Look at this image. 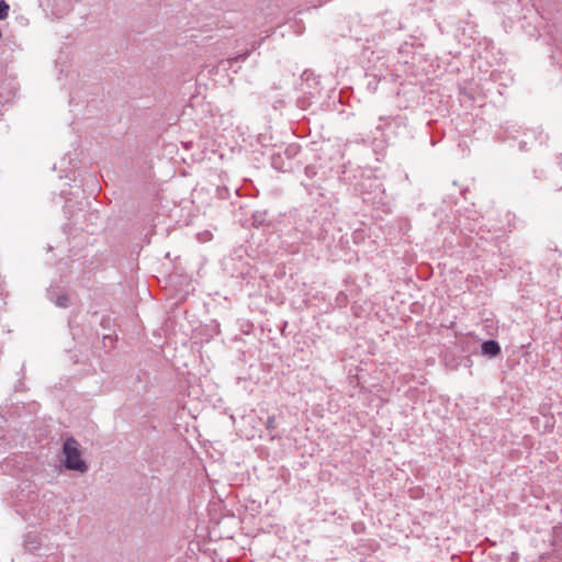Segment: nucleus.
<instances>
[{
    "label": "nucleus",
    "instance_id": "1",
    "mask_svg": "<svg viewBox=\"0 0 562 562\" xmlns=\"http://www.w3.org/2000/svg\"><path fill=\"white\" fill-rule=\"evenodd\" d=\"M63 452L65 456V467L68 470L78 471L85 473L88 471V465L81 459V452L79 450V443L74 438H68L64 442Z\"/></svg>",
    "mask_w": 562,
    "mask_h": 562
},
{
    "label": "nucleus",
    "instance_id": "2",
    "mask_svg": "<svg viewBox=\"0 0 562 562\" xmlns=\"http://www.w3.org/2000/svg\"><path fill=\"white\" fill-rule=\"evenodd\" d=\"M482 352L488 357H496L501 352V347L495 340H486L482 344Z\"/></svg>",
    "mask_w": 562,
    "mask_h": 562
},
{
    "label": "nucleus",
    "instance_id": "3",
    "mask_svg": "<svg viewBox=\"0 0 562 562\" xmlns=\"http://www.w3.org/2000/svg\"><path fill=\"white\" fill-rule=\"evenodd\" d=\"M9 4L4 0H0V20H4L9 14Z\"/></svg>",
    "mask_w": 562,
    "mask_h": 562
},
{
    "label": "nucleus",
    "instance_id": "4",
    "mask_svg": "<svg viewBox=\"0 0 562 562\" xmlns=\"http://www.w3.org/2000/svg\"><path fill=\"white\" fill-rule=\"evenodd\" d=\"M55 304L57 306H59V307H68V305H69V297H68V295H66V294L59 295L56 299Z\"/></svg>",
    "mask_w": 562,
    "mask_h": 562
},
{
    "label": "nucleus",
    "instance_id": "5",
    "mask_svg": "<svg viewBox=\"0 0 562 562\" xmlns=\"http://www.w3.org/2000/svg\"><path fill=\"white\" fill-rule=\"evenodd\" d=\"M30 539H31V536H29V537H27V540H26L25 547H26V549H27V550L33 551V550H35L37 547L35 546V543L31 542V541H30Z\"/></svg>",
    "mask_w": 562,
    "mask_h": 562
},
{
    "label": "nucleus",
    "instance_id": "6",
    "mask_svg": "<svg viewBox=\"0 0 562 562\" xmlns=\"http://www.w3.org/2000/svg\"><path fill=\"white\" fill-rule=\"evenodd\" d=\"M274 427V417L270 416L267 420V428L272 429Z\"/></svg>",
    "mask_w": 562,
    "mask_h": 562
}]
</instances>
